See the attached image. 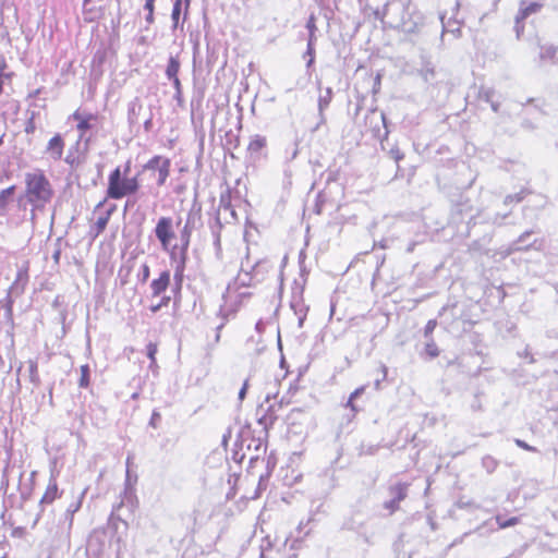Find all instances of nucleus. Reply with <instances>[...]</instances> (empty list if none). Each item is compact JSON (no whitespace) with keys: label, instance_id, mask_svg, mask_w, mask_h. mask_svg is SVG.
<instances>
[{"label":"nucleus","instance_id":"11","mask_svg":"<svg viewBox=\"0 0 558 558\" xmlns=\"http://www.w3.org/2000/svg\"><path fill=\"white\" fill-rule=\"evenodd\" d=\"M196 219V214L190 213L185 222V226L181 230L180 233V241H181V247L179 253H177V256H184L187 258V248L190 246V239L192 234V228L194 227Z\"/></svg>","mask_w":558,"mask_h":558},{"label":"nucleus","instance_id":"18","mask_svg":"<svg viewBox=\"0 0 558 558\" xmlns=\"http://www.w3.org/2000/svg\"><path fill=\"white\" fill-rule=\"evenodd\" d=\"M332 97H333V90L331 87H326L324 90L320 89V93L318 96V104H317L320 123L326 122V117H325L324 112L329 107V105L332 100Z\"/></svg>","mask_w":558,"mask_h":558},{"label":"nucleus","instance_id":"52","mask_svg":"<svg viewBox=\"0 0 558 558\" xmlns=\"http://www.w3.org/2000/svg\"><path fill=\"white\" fill-rule=\"evenodd\" d=\"M439 19H440L441 26H442V35H444L445 33H451V32H453L452 29H450V25H451V22H452V17H449V19L446 21V16H445V14H440V15H439Z\"/></svg>","mask_w":558,"mask_h":558},{"label":"nucleus","instance_id":"13","mask_svg":"<svg viewBox=\"0 0 558 558\" xmlns=\"http://www.w3.org/2000/svg\"><path fill=\"white\" fill-rule=\"evenodd\" d=\"M171 284V275L169 270H163L159 277L150 282L151 296L162 295Z\"/></svg>","mask_w":558,"mask_h":558},{"label":"nucleus","instance_id":"30","mask_svg":"<svg viewBox=\"0 0 558 558\" xmlns=\"http://www.w3.org/2000/svg\"><path fill=\"white\" fill-rule=\"evenodd\" d=\"M494 94H495V92L493 88H486V87H482L478 93L480 98L485 100L486 102H489L492 106V109L496 112L498 110V104L493 101Z\"/></svg>","mask_w":558,"mask_h":558},{"label":"nucleus","instance_id":"38","mask_svg":"<svg viewBox=\"0 0 558 558\" xmlns=\"http://www.w3.org/2000/svg\"><path fill=\"white\" fill-rule=\"evenodd\" d=\"M292 308L294 310L295 314L298 315V326L301 328L303 327L304 320L306 318V311H304L302 304H291Z\"/></svg>","mask_w":558,"mask_h":558},{"label":"nucleus","instance_id":"16","mask_svg":"<svg viewBox=\"0 0 558 558\" xmlns=\"http://www.w3.org/2000/svg\"><path fill=\"white\" fill-rule=\"evenodd\" d=\"M114 209L116 205H112L104 215L99 216L96 222L90 227L89 234L93 239L98 238L105 231Z\"/></svg>","mask_w":558,"mask_h":558},{"label":"nucleus","instance_id":"40","mask_svg":"<svg viewBox=\"0 0 558 558\" xmlns=\"http://www.w3.org/2000/svg\"><path fill=\"white\" fill-rule=\"evenodd\" d=\"M509 214L510 213H505V214L495 213L493 216L486 215L485 220L493 225L500 226L502 223L504 219H506L509 216Z\"/></svg>","mask_w":558,"mask_h":558},{"label":"nucleus","instance_id":"62","mask_svg":"<svg viewBox=\"0 0 558 558\" xmlns=\"http://www.w3.org/2000/svg\"><path fill=\"white\" fill-rule=\"evenodd\" d=\"M422 74H423V76H424V80H425L426 82H428V80H429V77H428V76H429V75H430V76H433V75H434V70H433L432 68L426 66L425 69H423V70H422Z\"/></svg>","mask_w":558,"mask_h":558},{"label":"nucleus","instance_id":"39","mask_svg":"<svg viewBox=\"0 0 558 558\" xmlns=\"http://www.w3.org/2000/svg\"><path fill=\"white\" fill-rule=\"evenodd\" d=\"M496 521L498 523L499 529H506L515 525L519 522V518L512 517L506 520L502 518V515H497Z\"/></svg>","mask_w":558,"mask_h":558},{"label":"nucleus","instance_id":"57","mask_svg":"<svg viewBox=\"0 0 558 558\" xmlns=\"http://www.w3.org/2000/svg\"><path fill=\"white\" fill-rule=\"evenodd\" d=\"M181 290H182V284L178 286V283L173 282V286L171 287V291L173 293V298H174L175 302L180 300Z\"/></svg>","mask_w":558,"mask_h":558},{"label":"nucleus","instance_id":"7","mask_svg":"<svg viewBox=\"0 0 558 558\" xmlns=\"http://www.w3.org/2000/svg\"><path fill=\"white\" fill-rule=\"evenodd\" d=\"M409 484L407 483H396L389 487V494L392 498L389 501L384 504V507L390 512L393 513L400 508V502L405 499L408 496Z\"/></svg>","mask_w":558,"mask_h":558},{"label":"nucleus","instance_id":"19","mask_svg":"<svg viewBox=\"0 0 558 558\" xmlns=\"http://www.w3.org/2000/svg\"><path fill=\"white\" fill-rule=\"evenodd\" d=\"M542 8V4L538 2H531L526 4L525 1H521L519 12L515 16L517 32L519 33V24L529 17L531 14L538 12Z\"/></svg>","mask_w":558,"mask_h":558},{"label":"nucleus","instance_id":"3","mask_svg":"<svg viewBox=\"0 0 558 558\" xmlns=\"http://www.w3.org/2000/svg\"><path fill=\"white\" fill-rule=\"evenodd\" d=\"M436 167V181L442 190L451 186L453 157L450 147L440 146L434 157Z\"/></svg>","mask_w":558,"mask_h":558},{"label":"nucleus","instance_id":"50","mask_svg":"<svg viewBox=\"0 0 558 558\" xmlns=\"http://www.w3.org/2000/svg\"><path fill=\"white\" fill-rule=\"evenodd\" d=\"M262 447H264V450L266 451V446L263 444V441L260 439L256 440V439L252 438L250 440V442L247 444L246 449L247 450L254 449L255 451H259L262 449Z\"/></svg>","mask_w":558,"mask_h":558},{"label":"nucleus","instance_id":"42","mask_svg":"<svg viewBox=\"0 0 558 558\" xmlns=\"http://www.w3.org/2000/svg\"><path fill=\"white\" fill-rule=\"evenodd\" d=\"M482 464L486 469L487 473L493 472L497 466V462L493 456H484L482 458Z\"/></svg>","mask_w":558,"mask_h":558},{"label":"nucleus","instance_id":"59","mask_svg":"<svg viewBox=\"0 0 558 558\" xmlns=\"http://www.w3.org/2000/svg\"><path fill=\"white\" fill-rule=\"evenodd\" d=\"M145 22H146V27L145 29L147 31L148 27L154 24L155 22V12H147L146 16H145Z\"/></svg>","mask_w":558,"mask_h":558},{"label":"nucleus","instance_id":"43","mask_svg":"<svg viewBox=\"0 0 558 558\" xmlns=\"http://www.w3.org/2000/svg\"><path fill=\"white\" fill-rule=\"evenodd\" d=\"M389 5H390V1H387L384 4L383 9H375L373 11V15H374L375 20L383 22L388 14Z\"/></svg>","mask_w":558,"mask_h":558},{"label":"nucleus","instance_id":"25","mask_svg":"<svg viewBox=\"0 0 558 558\" xmlns=\"http://www.w3.org/2000/svg\"><path fill=\"white\" fill-rule=\"evenodd\" d=\"M180 71V60L178 56H170L166 68V76L169 81L179 78L178 73Z\"/></svg>","mask_w":558,"mask_h":558},{"label":"nucleus","instance_id":"46","mask_svg":"<svg viewBox=\"0 0 558 558\" xmlns=\"http://www.w3.org/2000/svg\"><path fill=\"white\" fill-rule=\"evenodd\" d=\"M149 276H150L149 266L147 264H143L137 274L138 281L142 283H145L149 279Z\"/></svg>","mask_w":558,"mask_h":558},{"label":"nucleus","instance_id":"24","mask_svg":"<svg viewBox=\"0 0 558 558\" xmlns=\"http://www.w3.org/2000/svg\"><path fill=\"white\" fill-rule=\"evenodd\" d=\"M124 178L121 168H114L108 178V187H107V197L109 198L112 193H114L118 187V183Z\"/></svg>","mask_w":558,"mask_h":558},{"label":"nucleus","instance_id":"10","mask_svg":"<svg viewBox=\"0 0 558 558\" xmlns=\"http://www.w3.org/2000/svg\"><path fill=\"white\" fill-rule=\"evenodd\" d=\"M142 110H143V104H142V100L140 97L133 98L128 104L126 119H128V124H129V128L131 131L140 130V121L138 120H140Z\"/></svg>","mask_w":558,"mask_h":558},{"label":"nucleus","instance_id":"55","mask_svg":"<svg viewBox=\"0 0 558 558\" xmlns=\"http://www.w3.org/2000/svg\"><path fill=\"white\" fill-rule=\"evenodd\" d=\"M161 421V415L158 411L154 410L151 413V417L149 421V425L153 427H157L158 423Z\"/></svg>","mask_w":558,"mask_h":558},{"label":"nucleus","instance_id":"9","mask_svg":"<svg viewBox=\"0 0 558 558\" xmlns=\"http://www.w3.org/2000/svg\"><path fill=\"white\" fill-rule=\"evenodd\" d=\"M140 189L138 174L132 178L124 177L119 183L114 193L110 195L111 199H121L125 196L136 193Z\"/></svg>","mask_w":558,"mask_h":558},{"label":"nucleus","instance_id":"6","mask_svg":"<svg viewBox=\"0 0 558 558\" xmlns=\"http://www.w3.org/2000/svg\"><path fill=\"white\" fill-rule=\"evenodd\" d=\"M155 235L160 242L163 250H167L170 241L174 238L172 230V219L170 217H161L155 227Z\"/></svg>","mask_w":558,"mask_h":558},{"label":"nucleus","instance_id":"33","mask_svg":"<svg viewBox=\"0 0 558 558\" xmlns=\"http://www.w3.org/2000/svg\"><path fill=\"white\" fill-rule=\"evenodd\" d=\"M303 58L307 59L306 69H307V71H310L315 62V44L307 43L306 50L303 54Z\"/></svg>","mask_w":558,"mask_h":558},{"label":"nucleus","instance_id":"23","mask_svg":"<svg viewBox=\"0 0 558 558\" xmlns=\"http://www.w3.org/2000/svg\"><path fill=\"white\" fill-rule=\"evenodd\" d=\"M221 210H223L225 213L228 211L230 217L233 220H238L236 211H235V209L233 208V206L231 204V195H230L229 192L222 193L220 195L219 209H218V214H217V217H219V218H220V211Z\"/></svg>","mask_w":558,"mask_h":558},{"label":"nucleus","instance_id":"2","mask_svg":"<svg viewBox=\"0 0 558 558\" xmlns=\"http://www.w3.org/2000/svg\"><path fill=\"white\" fill-rule=\"evenodd\" d=\"M71 119L77 122L76 130L80 133L78 138L84 143L85 148H88L98 135L102 126L104 118L97 113L81 112L76 110L71 116Z\"/></svg>","mask_w":558,"mask_h":558},{"label":"nucleus","instance_id":"14","mask_svg":"<svg viewBox=\"0 0 558 558\" xmlns=\"http://www.w3.org/2000/svg\"><path fill=\"white\" fill-rule=\"evenodd\" d=\"M175 250H177V246L173 247V250L170 254V258L174 263L173 281H174V283H178V286H179V284H183L184 270H185L187 258L184 256V254L182 256H177Z\"/></svg>","mask_w":558,"mask_h":558},{"label":"nucleus","instance_id":"5","mask_svg":"<svg viewBox=\"0 0 558 558\" xmlns=\"http://www.w3.org/2000/svg\"><path fill=\"white\" fill-rule=\"evenodd\" d=\"M171 168V160L168 157L161 155L153 156L144 166V171H156L158 173L157 185H165Z\"/></svg>","mask_w":558,"mask_h":558},{"label":"nucleus","instance_id":"28","mask_svg":"<svg viewBox=\"0 0 558 558\" xmlns=\"http://www.w3.org/2000/svg\"><path fill=\"white\" fill-rule=\"evenodd\" d=\"M231 315H232L231 311H227L223 307V305L220 306L219 312H218V317L221 318V323L216 327V337H215L216 342H219L220 332Z\"/></svg>","mask_w":558,"mask_h":558},{"label":"nucleus","instance_id":"31","mask_svg":"<svg viewBox=\"0 0 558 558\" xmlns=\"http://www.w3.org/2000/svg\"><path fill=\"white\" fill-rule=\"evenodd\" d=\"M81 376L78 379L80 388H87L90 383V368L88 364H84L80 368Z\"/></svg>","mask_w":558,"mask_h":558},{"label":"nucleus","instance_id":"44","mask_svg":"<svg viewBox=\"0 0 558 558\" xmlns=\"http://www.w3.org/2000/svg\"><path fill=\"white\" fill-rule=\"evenodd\" d=\"M524 196H525V193L523 190L519 193L507 195L504 199V204L509 205L512 203H520L523 201Z\"/></svg>","mask_w":558,"mask_h":558},{"label":"nucleus","instance_id":"36","mask_svg":"<svg viewBox=\"0 0 558 558\" xmlns=\"http://www.w3.org/2000/svg\"><path fill=\"white\" fill-rule=\"evenodd\" d=\"M557 52V48L553 45L542 46L539 58L542 60L554 59Z\"/></svg>","mask_w":558,"mask_h":558},{"label":"nucleus","instance_id":"45","mask_svg":"<svg viewBox=\"0 0 558 558\" xmlns=\"http://www.w3.org/2000/svg\"><path fill=\"white\" fill-rule=\"evenodd\" d=\"M160 296H161L160 301L157 304L150 306V311L153 313H157L162 307L168 306L170 301H171V296L170 295H160Z\"/></svg>","mask_w":558,"mask_h":558},{"label":"nucleus","instance_id":"54","mask_svg":"<svg viewBox=\"0 0 558 558\" xmlns=\"http://www.w3.org/2000/svg\"><path fill=\"white\" fill-rule=\"evenodd\" d=\"M153 118H154L153 111L149 110V113L143 123V128L146 133H149L154 128Z\"/></svg>","mask_w":558,"mask_h":558},{"label":"nucleus","instance_id":"41","mask_svg":"<svg viewBox=\"0 0 558 558\" xmlns=\"http://www.w3.org/2000/svg\"><path fill=\"white\" fill-rule=\"evenodd\" d=\"M157 344L153 343V342H149L147 345H146V352H147V356L148 359L150 360V365L149 367H153L154 365H156V354H157Z\"/></svg>","mask_w":558,"mask_h":558},{"label":"nucleus","instance_id":"60","mask_svg":"<svg viewBox=\"0 0 558 558\" xmlns=\"http://www.w3.org/2000/svg\"><path fill=\"white\" fill-rule=\"evenodd\" d=\"M156 0H145L144 10L147 12H155Z\"/></svg>","mask_w":558,"mask_h":558},{"label":"nucleus","instance_id":"63","mask_svg":"<svg viewBox=\"0 0 558 558\" xmlns=\"http://www.w3.org/2000/svg\"><path fill=\"white\" fill-rule=\"evenodd\" d=\"M250 280L251 277L247 272L244 275V277L239 276V282L241 286H250Z\"/></svg>","mask_w":558,"mask_h":558},{"label":"nucleus","instance_id":"37","mask_svg":"<svg viewBox=\"0 0 558 558\" xmlns=\"http://www.w3.org/2000/svg\"><path fill=\"white\" fill-rule=\"evenodd\" d=\"M182 13V5L173 4L171 12L172 29L175 31L180 26V15Z\"/></svg>","mask_w":558,"mask_h":558},{"label":"nucleus","instance_id":"34","mask_svg":"<svg viewBox=\"0 0 558 558\" xmlns=\"http://www.w3.org/2000/svg\"><path fill=\"white\" fill-rule=\"evenodd\" d=\"M13 294H7V296L0 301V304L4 307L5 310V317L7 318H12V315H13V303H14V300H13Z\"/></svg>","mask_w":558,"mask_h":558},{"label":"nucleus","instance_id":"51","mask_svg":"<svg viewBox=\"0 0 558 558\" xmlns=\"http://www.w3.org/2000/svg\"><path fill=\"white\" fill-rule=\"evenodd\" d=\"M29 378L32 383L37 384L39 381L37 364L35 362H31L29 364Z\"/></svg>","mask_w":558,"mask_h":558},{"label":"nucleus","instance_id":"58","mask_svg":"<svg viewBox=\"0 0 558 558\" xmlns=\"http://www.w3.org/2000/svg\"><path fill=\"white\" fill-rule=\"evenodd\" d=\"M247 389H248V380L246 379L244 383H243V386L241 387L240 391H239V400L242 401L245 399L246 397V392H247Z\"/></svg>","mask_w":558,"mask_h":558},{"label":"nucleus","instance_id":"49","mask_svg":"<svg viewBox=\"0 0 558 558\" xmlns=\"http://www.w3.org/2000/svg\"><path fill=\"white\" fill-rule=\"evenodd\" d=\"M172 85L175 90L173 98L180 104L183 99L182 85L180 78H175L174 81H172Z\"/></svg>","mask_w":558,"mask_h":558},{"label":"nucleus","instance_id":"47","mask_svg":"<svg viewBox=\"0 0 558 558\" xmlns=\"http://www.w3.org/2000/svg\"><path fill=\"white\" fill-rule=\"evenodd\" d=\"M436 326H437V320L436 319H429L427 322V324L424 327V331H423V335H424L425 339L433 338L432 335H433Z\"/></svg>","mask_w":558,"mask_h":558},{"label":"nucleus","instance_id":"48","mask_svg":"<svg viewBox=\"0 0 558 558\" xmlns=\"http://www.w3.org/2000/svg\"><path fill=\"white\" fill-rule=\"evenodd\" d=\"M35 117H36V112L32 111L29 118L27 119V121L25 123V129H24L25 133L32 134L35 132V130H36Z\"/></svg>","mask_w":558,"mask_h":558},{"label":"nucleus","instance_id":"21","mask_svg":"<svg viewBox=\"0 0 558 558\" xmlns=\"http://www.w3.org/2000/svg\"><path fill=\"white\" fill-rule=\"evenodd\" d=\"M532 233V230L525 231L515 241L510 243L508 247V254H512L519 251H527L529 248L534 247L535 243L537 242L536 240H534L532 243L524 244Z\"/></svg>","mask_w":558,"mask_h":558},{"label":"nucleus","instance_id":"27","mask_svg":"<svg viewBox=\"0 0 558 558\" xmlns=\"http://www.w3.org/2000/svg\"><path fill=\"white\" fill-rule=\"evenodd\" d=\"M277 416L271 411V407L267 409V411L257 418V422L259 425L263 426L265 430H268L269 427H271L276 421Z\"/></svg>","mask_w":558,"mask_h":558},{"label":"nucleus","instance_id":"17","mask_svg":"<svg viewBox=\"0 0 558 558\" xmlns=\"http://www.w3.org/2000/svg\"><path fill=\"white\" fill-rule=\"evenodd\" d=\"M64 148V141L60 134L52 136L47 145V153L53 160H60L62 158Z\"/></svg>","mask_w":558,"mask_h":558},{"label":"nucleus","instance_id":"4","mask_svg":"<svg viewBox=\"0 0 558 558\" xmlns=\"http://www.w3.org/2000/svg\"><path fill=\"white\" fill-rule=\"evenodd\" d=\"M423 24L424 15L411 3L404 5L400 21L401 29L404 33L413 34L416 33Z\"/></svg>","mask_w":558,"mask_h":558},{"label":"nucleus","instance_id":"32","mask_svg":"<svg viewBox=\"0 0 558 558\" xmlns=\"http://www.w3.org/2000/svg\"><path fill=\"white\" fill-rule=\"evenodd\" d=\"M424 353L429 359H435V357H437L439 355V349H438V347L435 343L433 338L426 339L425 348H424Z\"/></svg>","mask_w":558,"mask_h":558},{"label":"nucleus","instance_id":"56","mask_svg":"<svg viewBox=\"0 0 558 558\" xmlns=\"http://www.w3.org/2000/svg\"><path fill=\"white\" fill-rule=\"evenodd\" d=\"M231 428H227V430L223 433L222 435V438H221V446L223 447V449L227 451V446H228V441L230 440L231 438Z\"/></svg>","mask_w":558,"mask_h":558},{"label":"nucleus","instance_id":"35","mask_svg":"<svg viewBox=\"0 0 558 558\" xmlns=\"http://www.w3.org/2000/svg\"><path fill=\"white\" fill-rule=\"evenodd\" d=\"M222 228L221 221L219 217H216V227H213V235H214V245L219 252L221 250V243H220V229Z\"/></svg>","mask_w":558,"mask_h":558},{"label":"nucleus","instance_id":"26","mask_svg":"<svg viewBox=\"0 0 558 558\" xmlns=\"http://www.w3.org/2000/svg\"><path fill=\"white\" fill-rule=\"evenodd\" d=\"M365 391V386H361L359 388H356L353 392H351L347 403H345V408H350L351 410V415L348 416V423L351 422V418L354 417L355 413L359 412V409L354 404V400L357 399L360 396H362Z\"/></svg>","mask_w":558,"mask_h":558},{"label":"nucleus","instance_id":"22","mask_svg":"<svg viewBox=\"0 0 558 558\" xmlns=\"http://www.w3.org/2000/svg\"><path fill=\"white\" fill-rule=\"evenodd\" d=\"M61 496L56 481H50L40 498L41 505H50Z\"/></svg>","mask_w":558,"mask_h":558},{"label":"nucleus","instance_id":"8","mask_svg":"<svg viewBox=\"0 0 558 558\" xmlns=\"http://www.w3.org/2000/svg\"><path fill=\"white\" fill-rule=\"evenodd\" d=\"M366 120L372 125V133L375 138L384 141L388 137L389 131L387 126V118L384 112L377 117L376 110H373L366 116Z\"/></svg>","mask_w":558,"mask_h":558},{"label":"nucleus","instance_id":"1","mask_svg":"<svg viewBox=\"0 0 558 558\" xmlns=\"http://www.w3.org/2000/svg\"><path fill=\"white\" fill-rule=\"evenodd\" d=\"M26 195L28 202L36 207H41L50 202L53 190L45 173L37 170L25 175Z\"/></svg>","mask_w":558,"mask_h":558},{"label":"nucleus","instance_id":"29","mask_svg":"<svg viewBox=\"0 0 558 558\" xmlns=\"http://www.w3.org/2000/svg\"><path fill=\"white\" fill-rule=\"evenodd\" d=\"M306 28L308 31L307 43L316 44V40H317V37H316L317 26H316V16H315L314 13H312L308 16L307 22H306Z\"/></svg>","mask_w":558,"mask_h":558},{"label":"nucleus","instance_id":"61","mask_svg":"<svg viewBox=\"0 0 558 558\" xmlns=\"http://www.w3.org/2000/svg\"><path fill=\"white\" fill-rule=\"evenodd\" d=\"M380 369H381V373H383V378H381V379L377 378V379L375 380V388H376V389H379V387H380V381H381L383 379H385V378H386V376H387V367H386L385 365H381Z\"/></svg>","mask_w":558,"mask_h":558},{"label":"nucleus","instance_id":"64","mask_svg":"<svg viewBox=\"0 0 558 558\" xmlns=\"http://www.w3.org/2000/svg\"><path fill=\"white\" fill-rule=\"evenodd\" d=\"M515 444L518 445L519 448H521L523 450H532V448L526 442H524L522 440L517 439Z\"/></svg>","mask_w":558,"mask_h":558},{"label":"nucleus","instance_id":"15","mask_svg":"<svg viewBox=\"0 0 558 558\" xmlns=\"http://www.w3.org/2000/svg\"><path fill=\"white\" fill-rule=\"evenodd\" d=\"M28 282V269L27 268H19L16 272L15 280L9 288V294H13L14 296H19L24 293L25 287Z\"/></svg>","mask_w":558,"mask_h":558},{"label":"nucleus","instance_id":"12","mask_svg":"<svg viewBox=\"0 0 558 558\" xmlns=\"http://www.w3.org/2000/svg\"><path fill=\"white\" fill-rule=\"evenodd\" d=\"M266 144L267 141L265 136L259 134L252 136L247 146V154L252 161H257L264 156Z\"/></svg>","mask_w":558,"mask_h":558},{"label":"nucleus","instance_id":"20","mask_svg":"<svg viewBox=\"0 0 558 558\" xmlns=\"http://www.w3.org/2000/svg\"><path fill=\"white\" fill-rule=\"evenodd\" d=\"M16 191L15 185H11L0 192V217H5L9 213V206L13 202Z\"/></svg>","mask_w":558,"mask_h":558},{"label":"nucleus","instance_id":"53","mask_svg":"<svg viewBox=\"0 0 558 558\" xmlns=\"http://www.w3.org/2000/svg\"><path fill=\"white\" fill-rule=\"evenodd\" d=\"M389 155L396 161V163H399V161L404 158L403 153L398 147H392L389 150Z\"/></svg>","mask_w":558,"mask_h":558}]
</instances>
